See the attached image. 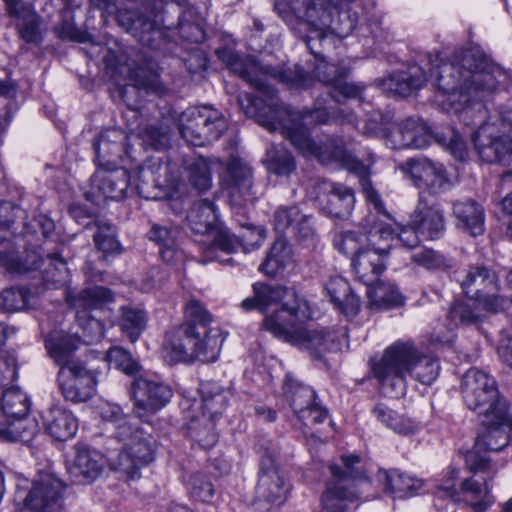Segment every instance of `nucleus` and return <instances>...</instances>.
<instances>
[{
    "instance_id": "nucleus-1",
    "label": "nucleus",
    "mask_w": 512,
    "mask_h": 512,
    "mask_svg": "<svg viewBox=\"0 0 512 512\" xmlns=\"http://www.w3.org/2000/svg\"><path fill=\"white\" fill-rule=\"evenodd\" d=\"M253 296L244 299L245 311L258 310L265 315L264 328L283 341L308 350L318 360L328 351H339L348 343L345 327L337 330H307L313 317L309 302L293 290L257 282Z\"/></svg>"
},
{
    "instance_id": "nucleus-2",
    "label": "nucleus",
    "mask_w": 512,
    "mask_h": 512,
    "mask_svg": "<svg viewBox=\"0 0 512 512\" xmlns=\"http://www.w3.org/2000/svg\"><path fill=\"white\" fill-rule=\"evenodd\" d=\"M430 79L438 91L447 97L450 109L468 124L467 120L476 110L473 104L479 107L482 100L474 97L473 85L466 81L459 66L453 60L441 61L438 53L427 55L425 67L416 63L411 64L406 69L395 71L382 79L380 85L388 93L407 97L420 90Z\"/></svg>"
},
{
    "instance_id": "nucleus-3",
    "label": "nucleus",
    "mask_w": 512,
    "mask_h": 512,
    "mask_svg": "<svg viewBox=\"0 0 512 512\" xmlns=\"http://www.w3.org/2000/svg\"><path fill=\"white\" fill-rule=\"evenodd\" d=\"M195 9L186 0L145 1L141 9L125 10L118 14V24L143 46L159 49L165 29H178L180 36L190 42H201L204 31L193 22Z\"/></svg>"
},
{
    "instance_id": "nucleus-4",
    "label": "nucleus",
    "mask_w": 512,
    "mask_h": 512,
    "mask_svg": "<svg viewBox=\"0 0 512 512\" xmlns=\"http://www.w3.org/2000/svg\"><path fill=\"white\" fill-rule=\"evenodd\" d=\"M212 322V314L201 301L188 300L184 306L183 323L166 334L163 343L166 361L170 364L216 361L224 337L219 327L211 326Z\"/></svg>"
},
{
    "instance_id": "nucleus-5",
    "label": "nucleus",
    "mask_w": 512,
    "mask_h": 512,
    "mask_svg": "<svg viewBox=\"0 0 512 512\" xmlns=\"http://www.w3.org/2000/svg\"><path fill=\"white\" fill-rule=\"evenodd\" d=\"M439 369L436 359L420 353L409 341H397L389 346L372 367L384 393L394 398L405 394L407 376L424 385H431Z\"/></svg>"
},
{
    "instance_id": "nucleus-6",
    "label": "nucleus",
    "mask_w": 512,
    "mask_h": 512,
    "mask_svg": "<svg viewBox=\"0 0 512 512\" xmlns=\"http://www.w3.org/2000/svg\"><path fill=\"white\" fill-rule=\"evenodd\" d=\"M286 120L280 118L276 122L261 114L260 125L271 132H279L285 139L304 156H313L324 165L334 164L352 172L361 171L363 164L346 148L345 142L338 136H327L318 142L314 141L308 130L299 122L300 116L289 110H283Z\"/></svg>"
},
{
    "instance_id": "nucleus-7",
    "label": "nucleus",
    "mask_w": 512,
    "mask_h": 512,
    "mask_svg": "<svg viewBox=\"0 0 512 512\" xmlns=\"http://www.w3.org/2000/svg\"><path fill=\"white\" fill-rule=\"evenodd\" d=\"M465 467L473 475L465 478L459 489L453 485L438 486L435 496L440 499L450 498L453 502H464L474 512H485L495 501L492 483L498 470L490 458H481L476 452H466Z\"/></svg>"
},
{
    "instance_id": "nucleus-8",
    "label": "nucleus",
    "mask_w": 512,
    "mask_h": 512,
    "mask_svg": "<svg viewBox=\"0 0 512 512\" xmlns=\"http://www.w3.org/2000/svg\"><path fill=\"white\" fill-rule=\"evenodd\" d=\"M116 429L115 437L125 442V447L115 458H109L110 468L134 480L140 469L155 459L156 441L150 433L126 420H121Z\"/></svg>"
},
{
    "instance_id": "nucleus-9",
    "label": "nucleus",
    "mask_w": 512,
    "mask_h": 512,
    "mask_svg": "<svg viewBox=\"0 0 512 512\" xmlns=\"http://www.w3.org/2000/svg\"><path fill=\"white\" fill-rule=\"evenodd\" d=\"M461 392L467 408L481 418L496 415L502 419L508 412L507 400L499 392L496 380L476 368L464 374Z\"/></svg>"
},
{
    "instance_id": "nucleus-10",
    "label": "nucleus",
    "mask_w": 512,
    "mask_h": 512,
    "mask_svg": "<svg viewBox=\"0 0 512 512\" xmlns=\"http://www.w3.org/2000/svg\"><path fill=\"white\" fill-rule=\"evenodd\" d=\"M341 460L343 469L335 464L329 467L332 479L327 483L321 498L322 509L325 512H352L355 510L359 496L349 483L366 478L364 472L355 467L360 463L358 455H342Z\"/></svg>"
},
{
    "instance_id": "nucleus-11",
    "label": "nucleus",
    "mask_w": 512,
    "mask_h": 512,
    "mask_svg": "<svg viewBox=\"0 0 512 512\" xmlns=\"http://www.w3.org/2000/svg\"><path fill=\"white\" fill-rule=\"evenodd\" d=\"M45 265L42 273L47 283L61 284L66 280L65 260L58 253H48L44 259L37 252H29L20 258L7 237L0 234V267L10 274H25Z\"/></svg>"
},
{
    "instance_id": "nucleus-12",
    "label": "nucleus",
    "mask_w": 512,
    "mask_h": 512,
    "mask_svg": "<svg viewBox=\"0 0 512 512\" xmlns=\"http://www.w3.org/2000/svg\"><path fill=\"white\" fill-rule=\"evenodd\" d=\"M452 60L463 71L466 81L473 85L474 97L482 101L497 90L500 78L504 77L501 69L490 63L483 52L475 47L456 51Z\"/></svg>"
},
{
    "instance_id": "nucleus-13",
    "label": "nucleus",
    "mask_w": 512,
    "mask_h": 512,
    "mask_svg": "<svg viewBox=\"0 0 512 512\" xmlns=\"http://www.w3.org/2000/svg\"><path fill=\"white\" fill-rule=\"evenodd\" d=\"M334 0H304L296 35L312 55H320L327 44V29L334 12Z\"/></svg>"
},
{
    "instance_id": "nucleus-14",
    "label": "nucleus",
    "mask_w": 512,
    "mask_h": 512,
    "mask_svg": "<svg viewBox=\"0 0 512 512\" xmlns=\"http://www.w3.org/2000/svg\"><path fill=\"white\" fill-rule=\"evenodd\" d=\"M266 236V230L261 226H245L235 235L227 228L216 231L213 241L204 248L202 263L217 261L221 264L233 265L234 260L228 257L239 248L248 252L258 248Z\"/></svg>"
},
{
    "instance_id": "nucleus-15",
    "label": "nucleus",
    "mask_w": 512,
    "mask_h": 512,
    "mask_svg": "<svg viewBox=\"0 0 512 512\" xmlns=\"http://www.w3.org/2000/svg\"><path fill=\"white\" fill-rule=\"evenodd\" d=\"M486 107L479 104L467 125H478L471 139L479 157L487 163L508 164L512 155V141L507 136L495 134L494 124L485 121Z\"/></svg>"
},
{
    "instance_id": "nucleus-16",
    "label": "nucleus",
    "mask_w": 512,
    "mask_h": 512,
    "mask_svg": "<svg viewBox=\"0 0 512 512\" xmlns=\"http://www.w3.org/2000/svg\"><path fill=\"white\" fill-rule=\"evenodd\" d=\"M463 292L468 297L483 302L488 312L496 313L502 308L503 299L499 296V278L495 271L484 265H472L458 277Z\"/></svg>"
},
{
    "instance_id": "nucleus-17",
    "label": "nucleus",
    "mask_w": 512,
    "mask_h": 512,
    "mask_svg": "<svg viewBox=\"0 0 512 512\" xmlns=\"http://www.w3.org/2000/svg\"><path fill=\"white\" fill-rule=\"evenodd\" d=\"M130 395L134 401V414L144 420L149 414L156 413L169 403L173 391L162 381L141 376L132 381Z\"/></svg>"
},
{
    "instance_id": "nucleus-18",
    "label": "nucleus",
    "mask_w": 512,
    "mask_h": 512,
    "mask_svg": "<svg viewBox=\"0 0 512 512\" xmlns=\"http://www.w3.org/2000/svg\"><path fill=\"white\" fill-rule=\"evenodd\" d=\"M215 54L231 72L237 74L241 79L261 94L260 96H255V98H266V96H271L273 94V90L270 89L263 82L262 78L259 77V62L250 58H242L234 51V49L229 47H219L215 50ZM249 99H254V97L246 96V107H244L243 101L241 99L239 100V105L243 108L245 113L248 108L251 107Z\"/></svg>"
},
{
    "instance_id": "nucleus-19",
    "label": "nucleus",
    "mask_w": 512,
    "mask_h": 512,
    "mask_svg": "<svg viewBox=\"0 0 512 512\" xmlns=\"http://www.w3.org/2000/svg\"><path fill=\"white\" fill-rule=\"evenodd\" d=\"M57 382L64 398L75 403L91 399L96 387L95 376L82 362L59 368Z\"/></svg>"
},
{
    "instance_id": "nucleus-20",
    "label": "nucleus",
    "mask_w": 512,
    "mask_h": 512,
    "mask_svg": "<svg viewBox=\"0 0 512 512\" xmlns=\"http://www.w3.org/2000/svg\"><path fill=\"white\" fill-rule=\"evenodd\" d=\"M313 56L318 60L313 68V75L318 81L333 88L331 97L336 102L340 103L346 98H356L360 95V87L346 81L350 74V69L347 66L342 63H328L324 59L322 50L320 55Z\"/></svg>"
},
{
    "instance_id": "nucleus-21",
    "label": "nucleus",
    "mask_w": 512,
    "mask_h": 512,
    "mask_svg": "<svg viewBox=\"0 0 512 512\" xmlns=\"http://www.w3.org/2000/svg\"><path fill=\"white\" fill-rule=\"evenodd\" d=\"M511 427L509 412H505L502 419L496 415L481 418L475 444L468 452H476L481 458H489L483 452H499L505 448L510 441L508 429Z\"/></svg>"
},
{
    "instance_id": "nucleus-22",
    "label": "nucleus",
    "mask_w": 512,
    "mask_h": 512,
    "mask_svg": "<svg viewBox=\"0 0 512 512\" xmlns=\"http://www.w3.org/2000/svg\"><path fill=\"white\" fill-rule=\"evenodd\" d=\"M419 188H426L431 194H440L449 186V179L442 164L427 158L409 159L400 166Z\"/></svg>"
},
{
    "instance_id": "nucleus-23",
    "label": "nucleus",
    "mask_w": 512,
    "mask_h": 512,
    "mask_svg": "<svg viewBox=\"0 0 512 512\" xmlns=\"http://www.w3.org/2000/svg\"><path fill=\"white\" fill-rule=\"evenodd\" d=\"M274 94L275 93L273 92L271 96H266V98L249 99L251 107L246 111V115L255 118L260 124L261 114H266L267 117L276 122L277 120H280V118L286 120V115L282 113V111L289 110L300 116L299 122L304 129H306L304 127V121L307 118H311L315 124H327L330 122V113L326 108L297 111L287 104H279L277 101L274 102Z\"/></svg>"
},
{
    "instance_id": "nucleus-24",
    "label": "nucleus",
    "mask_w": 512,
    "mask_h": 512,
    "mask_svg": "<svg viewBox=\"0 0 512 512\" xmlns=\"http://www.w3.org/2000/svg\"><path fill=\"white\" fill-rule=\"evenodd\" d=\"M288 489L274 457L266 453L260 460V472L256 487V500L271 505H280L286 499Z\"/></svg>"
},
{
    "instance_id": "nucleus-25",
    "label": "nucleus",
    "mask_w": 512,
    "mask_h": 512,
    "mask_svg": "<svg viewBox=\"0 0 512 512\" xmlns=\"http://www.w3.org/2000/svg\"><path fill=\"white\" fill-rule=\"evenodd\" d=\"M391 245H378L374 241L364 251L352 257L351 264L356 278L366 286L373 285L387 267Z\"/></svg>"
},
{
    "instance_id": "nucleus-26",
    "label": "nucleus",
    "mask_w": 512,
    "mask_h": 512,
    "mask_svg": "<svg viewBox=\"0 0 512 512\" xmlns=\"http://www.w3.org/2000/svg\"><path fill=\"white\" fill-rule=\"evenodd\" d=\"M435 134L423 120L407 118L398 124L396 130L385 134L392 149H422L427 147Z\"/></svg>"
},
{
    "instance_id": "nucleus-27",
    "label": "nucleus",
    "mask_w": 512,
    "mask_h": 512,
    "mask_svg": "<svg viewBox=\"0 0 512 512\" xmlns=\"http://www.w3.org/2000/svg\"><path fill=\"white\" fill-rule=\"evenodd\" d=\"M9 17L15 19L19 38L28 44L39 45L43 40V20L34 9L21 0H3Z\"/></svg>"
},
{
    "instance_id": "nucleus-28",
    "label": "nucleus",
    "mask_w": 512,
    "mask_h": 512,
    "mask_svg": "<svg viewBox=\"0 0 512 512\" xmlns=\"http://www.w3.org/2000/svg\"><path fill=\"white\" fill-rule=\"evenodd\" d=\"M62 482L50 475L35 481L25 498V505L35 512H61Z\"/></svg>"
},
{
    "instance_id": "nucleus-29",
    "label": "nucleus",
    "mask_w": 512,
    "mask_h": 512,
    "mask_svg": "<svg viewBox=\"0 0 512 512\" xmlns=\"http://www.w3.org/2000/svg\"><path fill=\"white\" fill-rule=\"evenodd\" d=\"M409 218L411 226L420 233L423 240H438L446 231L443 210L438 204L428 203L422 195Z\"/></svg>"
},
{
    "instance_id": "nucleus-30",
    "label": "nucleus",
    "mask_w": 512,
    "mask_h": 512,
    "mask_svg": "<svg viewBox=\"0 0 512 512\" xmlns=\"http://www.w3.org/2000/svg\"><path fill=\"white\" fill-rule=\"evenodd\" d=\"M206 112V106L188 108L177 116L179 133L188 144L200 147L215 141L214 134L205 125L212 119Z\"/></svg>"
},
{
    "instance_id": "nucleus-31",
    "label": "nucleus",
    "mask_w": 512,
    "mask_h": 512,
    "mask_svg": "<svg viewBox=\"0 0 512 512\" xmlns=\"http://www.w3.org/2000/svg\"><path fill=\"white\" fill-rule=\"evenodd\" d=\"M91 188L105 199L122 200L130 183L128 170L122 167H99L91 177Z\"/></svg>"
},
{
    "instance_id": "nucleus-32",
    "label": "nucleus",
    "mask_w": 512,
    "mask_h": 512,
    "mask_svg": "<svg viewBox=\"0 0 512 512\" xmlns=\"http://www.w3.org/2000/svg\"><path fill=\"white\" fill-rule=\"evenodd\" d=\"M127 136L124 131L110 128L102 131L93 142L95 161L99 167L115 166L125 153Z\"/></svg>"
},
{
    "instance_id": "nucleus-33",
    "label": "nucleus",
    "mask_w": 512,
    "mask_h": 512,
    "mask_svg": "<svg viewBox=\"0 0 512 512\" xmlns=\"http://www.w3.org/2000/svg\"><path fill=\"white\" fill-rule=\"evenodd\" d=\"M224 183L231 196L251 200L253 197V171L243 159L231 156L226 164Z\"/></svg>"
},
{
    "instance_id": "nucleus-34",
    "label": "nucleus",
    "mask_w": 512,
    "mask_h": 512,
    "mask_svg": "<svg viewBox=\"0 0 512 512\" xmlns=\"http://www.w3.org/2000/svg\"><path fill=\"white\" fill-rule=\"evenodd\" d=\"M188 227L196 234L207 235L211 238L209 241L203 243L201 249L208 246L214 238L216 231L221 228L216 227V208L212 201L208 199H202L195 202L189 209L186 216ZM203 260V254L201 255L200 261Z\"/></svg>"
},
{
    "instance_id": "nucleus-35",
    "label": "nucleus",
    "mask_w": 512,
    "mask_h": 512,
    "mask_svg": "<svg viewBox=\"0 0 512 512\" xmlns=\"http://www.w3.org/2000/svg\"><path fill=\"white\" fill-rule=\"evenodd\" d=\"M378 235L382 240L389 241L393 239L394 234L389 227H379L374 232L370 231L369 234L359 231H343L335 235L333 244L339 252L356 257L358 253L370 246Z\"/></svg>"
},
{
    "instance_id": "nucleus-36",
    "label": "nucleus",
    "mask_w": 512,
    "mask_h": 512,
    "mask_svg": "<svg viewBox=\"0 0 512 512\" xmlns=\"http://www.w3.org/2000/svg\"><path fill=\"white\" fill-rule=\"evenodd\" d=\"M104 456L87 446H78L76 456L68 471L79 483H91L99 477L105 465Z\"/></svg>"
},
{
    "instance_id": "nucleus-37",
    "label": "nucleus",
    "mask_w": 512,
    "mask_h": 512,
    "mask_svg": "<svg viewBox=\"0 0 512 512\" xmlns=\"http://www.w3.org/2000/svg\"><path fill=\"white\" fill-rule=\"evenodd\" d=\"M79 346V338L62 331L51 332L45 341L49 356L60 368L73 366L80 361L74 357Z\"/></svg>"
},
{
    "instance_id": "nucleus-38",
    "label": "nucleus",
    "mask_w": 512,
    "mask_h": 512,
    "mask_svg": "<svg viewBox=\"0 0 512 512\" xmlns=\"http://www.w3.org/2000/svg\"><path fill=\"white\" fill-rule=\"evenodd\" d=\"M330 301L346 317H354L360 310V298L354 294L349 283L340 276L331 277L325 284Z\"/></svg>"
},
{
    "instance_id": "nucleus-39",
    "label": "nucleus",
    "mask_w": 512,
    "mask_h": 512,
    "mask_svg": "<svg viewBox=\"0 0 512 512\" xmlns=\"http://www.w3.org/2000/svg\"><path fill=\"white\" fill-rule=\"evenodd\" d=\"M452 214L456 219V226L472 236L484 232V209L474 200L455 201L452 204Z\"/></svg>"
},
{
    "instance_id": "nucleus-40",
    "label": "nucleus",
    "mask_w": 512,
    "mask_h": 512,
    "mask_svg": "<svg viewBox=\"0 0 512 512\" xmlns=\"http://www.w3.org/2000/svg\"><path fill=\"white\" fill-rule=\"evenodd\" d=\"M42 419L46 432L58 441L72 438L78 429V422L74 415L58 406L47 409Z\"/></svg>"
},
{
    "instance_id": "nucleus-41",
    "label": "nucleus",
    "mask_w": 512,
    "mask_h": 512,
    "mask_svg": "<svg viewBox=\"0 0 512 512\" xmlns=\"http://www.w3.org/2000/svg\"><path fill=\"white\" fill-rule=\"evenodd\" d=\"M378 481L384 486L385 492L393 498H405L414 495L423 485L421 479L413 478L396 469H379Z\"/></svg>"
},
{
    "instance_id": "nucleus-42",
    "label": "nucleus",
    "mask_w": 512,
    "mask_h": 512,
    "mask_svg": "<svg viewBox=\"0 0 512 512\" xmlns=\"http://www.w3.org/2000/svg\"><path fill=\"white\" fill-rule=\"evenodd\" d=\"M259 77L262 78L263 82L274 91V102L284 104L277 98L276 90L267 83V79L273 78L281 83H285L295 87H308L311 83V77L309 74L299 65H294L293 68L285 67H272L270 65L260 64Z\"/></svg>"
},
{
    "instance_id": "nucleus-43",
    "label": "nucleus",
    "mask_w": 512,
    "mask_h": 512,
    "mask_svg": "<svg viewBox=\"0 0 512 512\" xmlns=\"http://www.w3.org/2000/svg\"><path fill=\"white\" fill-rule=\"evenodd\" d=\"M284 395L298 418L307 417V409L316 403L315 391L302 383H299L291 375L287 374L285 377Z\"/></svg>"
},
{
    "instance_id": "nucleus-44",
    "label": "nucleus",
    "mask_w": 512,
    "mask_h": 512,
    "mask_svg": "<svg viewBox=\"0 0 512 512\" xmlns=\"http://www.w3.org/2000/svg\"><path fill=\"white\" fill-rule=\"evenodd\" d=\"M199 391L202 398V414L216 419L226 409L229 401V390L213 380L200 383Z\"/></svg>"
},
{
    "instance_id": "nucleus-45",
    "label": "nucleus",
    "mask_w": 512,
    "mask_h": 512,
    "mask_svg": "<svg viewBox=\"0 0 512 512\" xmlns=\"http://www.w3.org/2000/svg\"><path fill=\"white\" fill-rule=\"evenodd\" d=\"M483 311H487L483 302L469 297L466 300L455 301L449 309L448 318L455 325H473L482 321Z\"/></svg>"
},
{
    "instance_id": "nucleus-46",
    "label": "nucleus",
    "mask_w": 512,
    "mask_h": 512,
    "mask_svg": "<svg viewBox=\"0 0 512 512\" xmlns=\"http://www.w3.org/2000/svg\"><path fill=\"white\" fill-rule=\"evenodd\" d=\"M369 305L377 310H387L401 306L404 298L392 283L376 281L373 285L367 286Z\"/></svg>"
},
{
    "instance_id": "nucleus-47",
    "label": "nucleus",
    "mask_w": 512,
    "mask_h": 512,
    "mask_svg": "<svg viewBox=\"0 0 512 512\" xmlns=\"http://www.w3.org/2000/svg\"><path fill=\"white\" fill-rule=\"evenodd\" d=\"M291 248L286 239L275 240L259 270L265 275L274 277L283 271L291 262Z\"/></svg>"
},
{
    "instance_id": "nucleus-48",
    "label": "nucleus",
    "mask_w": 512,
    "mask_h": 512,
    "mask_svg": "<svg viewBox=\"0 0 512 512\" xmlns=\"http://www.w3.org/2000/svg\"><path fill=\"white\" fill-rule=\"evenodd\" d=\"M354 203V192L351 188L340 183L331 184L326 209L332 216L337 218L348 216Z\"/></svg>"
},
{
    "instance_id": "nucleus-49",
    "label": "nucleus",
    "mask_w": 512,
    "mask_h": 512,
    "mask_svg": "<svg viewBox=\"0 0 512 512\" xmlns=\"http://www.w3.org/2000/svg\"><path fill=\"white\" fill-rule=\"evenodd\" d=\"M411 261L428 271L448 272L456 266L453 257L432 248H424L413 253Z\"/></svg>"
},
{
    "instance_id": "nucleus-50",
    "label": "nucleus",
    "mask_w": 512,
    "mask_h": 512,
    "mask_svg": "<svg viewBox=\"0 0 512 512\" xmlns=\"http://www.w3.org/2000/svg\"><path fill=\"white\" fill-rule=\"evenodd\" d=\"M1 409L3 414L11 420L25 418L30 409L27 395L18 388H9L2 392Z\"/></svg>"
},
{
    "instance_id": "nucleus-51",
    "label": "nucleus",
    "mask_w": 512,
    "mask_h": 512,
    "mask_svg": "<svg viewBox=\"0 0 512 512\" xmlns=\"http://www.w3.org/2000/svg\"><path fill=\"white\" fill-rule=\"evenodd\" d=\"M215 420L201 414V416L192 419L188 426L190 437L203 449L213 447L218 440V434L215 431Z\"/></svg>"
},
{
    "instance_id": "nucleus-52",
    "label": "nucleus",
    "mask_w": 512,
    "mask_h": 512,
    "mask_svg": "<svg viewBox=\"0 0 512 512\" xmlns=\"http://www.w3.org/2000/svg\"><path fill=\"white\" fill-rule=\"evenodd\" d=\"M358 13L350 8L338 9L335 4L334 12L331 15V23L328 24L327 40L330 37L345 38L357 27Z\"/></svg>"
},
{
    "instance_id": "nucleus-53",
    "label": "nucleus",
    "mask_w": 512,
    "mask_h": 512,
    "mask_svg": "<svg viewBox=\"0 0 512 512\" xmlns=\"http://www.w3.org/2000/svg\"><path fill=\"white\" fill-rule=\"evenodd\" d=\"M269 172L277 176H289L296 168L293 155L281 146L272 145L264 160Z\"/></svg>"
},
{
    "instance_id": "nucleus-54",
    "label": "nucleus",
    "mask_w": 512,
    "mask_h": 512,
    "mask_svg": "<svg viewBox=\"0 0 512 512\" xmlns=\"http://www.w3.org/2000/svg\"><path fill=\"white\" fill-rule=\"evenodd\" d=\"M121 316L118 325L131 343L138 340L146 326V315L143 310L130 306L121 308Z\"/></svg>"
},
{
    "instance_id": "nucleus-55",
    "label": "nucleus",
    "mask_w": 512,
    "mask_h": 512,
    "mask_svg": "<svg viewBox=\"0 0 512 512\" xmlns=\"http://www.w3.org/2000/svg\"><path fill=\"white\" fill-rule=\"evenodd\" d=\"M97 231L93 236L95 246L105 255H119L122 246L117 237V230L114 225L107 221H95Z\"/></svg>"
},
{
    "instance_id": "nucleus-56",
    "label": "nucleus",
    "mask_w": 512,
    "mask_h": 512,
    "mask_svg": "<svg viewBox=\"0 0 512 512\" xmlns=\"http://www.w3.org/2000/svg\"><path fill=\"white\" fill-rule=\"evenodd\" d=\"M177 228H172L166 225L153 224L147 233L149 240L157 243L161 249V256L165 261H169L171 256L169 254L174 252L176 247V239L179 235Z\"/></svg>"
},
{
    "instance_id": "nucleus-57",
    "label": "nucleus",
    "mask_w": 512,
    "mask_h": 512,
    "mask_svg": "<svg viewBox=\"0 0 512 512\" xmlns=\"http://www.w3.org/2000/svg\"><path fill=\"white\" fill-rule=\"evenodd\" d=\"M373 413L379 421L399 434L406 435L414 431V425L409 419L397 414L384 404L376 405Z\"/></svg>"
},
{
    "instance_id": "nucleus-58",
    "label": "nucleus",
    "mask_w": 512,
    "mask_h": 512,
    "mask_svg": "<svg viewBox=\"0 0 512 512\" xmlns=\"http://www.w3.org/2000/svg\"><path fill=\"white\" fill-rule=\"evenodd\" d=\"M136 190L138 195L145 199L156 200L162 197V191L154 178V172L146 163L138 171Z\"/></svg>"
},
{
    "instance_id": "nucleus-59",
    "label": "nucleus",
    "mask_w": 512,
    "mask_h": 512,
    "mask_svg": "<svg viewBox=\"0 0 512 512\" xmlns=\"http://www.w3.org/2000/svg\"><path fill=\"white\" fill-rule=\"evenodd\" d=\"M188 491L191 498L203 503H211L215 495L212 482L201 473H195L189 478Z\"/></svg>"
},
{
    "instance_id": "nucleus-60",
    "label": "nucleus",
    "mask_w": 512,
    "mask_h": 512,
    "mask_svg": "<svg viewBox=\"0 0 512 512\" xmlns=\"http://www.w3.org/2000/svg\"><path fill=\"white\" fill-rule=\"evenodd\" d=\"M78 322L82 328L79 338L86 344L100 341L104 337L105 328L102 321L94 315H90L83 311L78 314Z\"/></svg>"
},
{
    "instance_id": "nucleus-61",
    "label": "nucleus",
    "mask_w": 512,
    "mask_h": 512,
    "mask_svg": "<svg viewBox=\"0 0 512 512\" xmlns=\"http://www.w3.org/2000/svg\"><path fill=\"white\" fill-rule=\"evenodd\" d=\"M189 182L199 191H207L211 187V171L207 159L199 157L188 166Z\"/></svg>"
},
{
    "instance_id": "nucleus-62",
    "label": "nucleus",
    "mask_w": 512,
    "mask_h": 512,
    "mask_svg": "<svg viewBox=\"0 0 512 512\" xmlns=\"http://www.w3.org/2000/svg\"><path fill=\"white\" fill-rule=\"evenodd\" d=\"M107 362L127 375H134L140 369L139 363L122 347H112L106 353Z\"/></svg>"
},
{
    "instance_id": "nucleus-63",
    "label": "nucleus",
    "mask_w": 512,
    "mask_h": 512,
    "mask_svg": "<svg viewBox=\"0 0 512 512\" xmlns=\"http://www.w3.org/2000/svg\"><path fill=\"white\" fill-rule=\"evenodd\" d=\"M302 216L303 213L298 206H281L274 213L275 229L280 233L290 232L292 234Z\"/></svg>"
},
{
    "instance_id": "nucleus-64",
    "label": "nucleus",
    "mask_w": 512,
    "mask_h": 512,
    "mask_svg": "<svg viewBox=\"0 0 512 512\" xmlns=\"http://www.w3.org/2000/svg\"><path fill=\"white\" fill-rule=\"evenodd\" d=\"M304 0H275L274 10L296 34Z\"/></svg>"
}]
</instances>
